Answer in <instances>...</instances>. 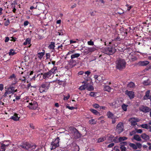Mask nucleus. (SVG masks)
Listing matches in <instances>:
<instances>
[{"label":"nucleus","instance_id":"f257e3e1","mask_svg":"<svg viewBox=\"0 0 151 151\" xmlns=\"http://www.w3.org/2000/svg\"><path fill=\"white\" fill-rule=\"evenodd\" d=\"M115 64L116 69L122 70L125 68L127 63L125 60L119 58L115 62Z\"/></svg>","mask_w":151,"mask_h":151},{"label":"nucleus","instance_id":"f03ea898","mask_svg":"<svg viewBox=\"0 0 151 151\" xmlns=\"http://www.w3.org/2000/svg\"><path fill=\"white\" fill-rule=\"evenodd\" d=\"M116 49L113 47H106L104 48L102 52L105 54L108 55H112L116 52Z\"/></svg>","mask_w":151,"mask_h":151},{"label":"nucleus","instance_id":"7ed1b4c3","mask_svg":"<svg viewBox=\"0 0 151 151\" xmlns=\"http://www.w3.org/2000/svg\"><path fill=\"white\" fill-rule=\"evenodd\" d=\"M51 82H45L42 84L40 87L39 91L40 93L46 92L50 87V83Z\"/></svg>","mask_w":151,"mask_h":151},{"label":"nucleus","instance_id":"20e7f679","mask_svg":"<svg viewBox=\"0 0 151 151\" xmlns=\"http://www.w3.org/2000/svg\"><path fill=\"white\" fill-rule=\"evenodd\" d=\"M60 139L58 137H57L54 140H53L51 142V145L52 147L51 149V150L55 149L56 147L59 146V142H60Z\"/></svg>","mask_w":151,"mask_h":151},{"label":"nucleus","instance_id":"39448f33","mask_svg":"<svg viewBox=\"0 0 151 151\" xmlns=\"http://www.w3.org/2000/svg\"><path fill=\"white\" fill-rule=\"evenodd\" d=\"M15 88L12 86H10L9 88L5 87V94H13L17 91V89H15Z\"/></svg>","mask_w":151,"mask_h":151},{"label":"nucleus","instance_id":"423d86ee","mask_svg":"<svg viewBox=\"0 0 151 151\" xmlns=\"http://www.w3.org/2000/svg\"><path fill=\"white\" fill-rule=\"evenodd\" d=\"M124 124L122 122H120L117 125L116 131L118 134H120L124 130Z\"/></svg>","mask_w":151,"mask_h":151},{"label":"nucleus","instance_id":"0eeeda50","mask_svg":"<svg viewBox=\"0 0 151 151\" xmlns=\"http://www.w3.org/2000/svg\"><path fill=\"white\" fill-rule=\"evenodd\" d=\"M20 146L22 148L26 150H28L31 148L32 149H34L35 148V146H32L31 145L29 144V143L27 142H25L23 143L22 145H20Z\"/></svg>","mask_w":151,"mask_h":151},{"label":"nucleus","instance_id":"6e6552de","mask_svg":"<svg viewBox=\"0 0 151 151\" xmlns=\"http://www.w3.org/2000/svg\"><path fill=\"white\" fill-rule=\"evenodd\" d=\"M72 130L74 132V135L75 138L77 139L81 137V135L80 133L75 128L73 127Z\"/></svg>","mask_w":151,"mask_h":151},{"label":"nucleus","instance_id":"1a4fd4ad","mask_svg":"<svg viewBox=\"0 0 151 151\" xmlns=\"http://www.w3.org/2000/svg\"><path fill=\"white\" fill-rule=\"evenodd\" d=\"M139 110L143 112L147 113L149 112L150 108L147 106L143 105L139 107Z\"/></svg>","mask_w":151,"mask_h":151},{"label":"nucleus","instance_id":"9d476101","mask_svg":"<svg viewBox=\"0 0 151 151\" xmlns=\"http://www.w3.org/2000/svg\"><path fill=\"white\" fill-rule=\"evenodd\" d=\"M130 121L132 125L134 126L137 124V122H139V119L132 118H130Z\"/></svg>","mask_w":151,"mask_h":151},{"label":"nucleus","instance_id":"9b49d317","mask_svg":"<svg viewBox=\"0 0 151 151\" xmlns=\"http://www.w3.org/2000/svg\"><path fill=\"white\" fill-rule=\"evenodd\" d=\"M149 62L147 61L139 62L137 64L140 66H146L149 64Z\"/></svg>","mask_w":151,"mask_h":151},{"label":"nucleus","instance_id":"f8f14e48","mask_svg":"<svg viewBox=\"0 0 151 151\" xmlns=\"http://www.w3.org/2000/svg\"><path fill=\"white\" fill-rule=\"evenodd\" d=\"M135 84L132 82H130L127 85V88L128 89H132L135 88Z\"/></svg>","mask_w":151,"mask_h":151},{"label":"nucleus","instance_id":"ddd939ff","mask_svg":"<svg viewBox=\"0 0 151 151\" xmlns=\"http://www.w3.org/2000/svg\"><path fill=\"white\" fill-rule=\"evenodd\" d=\"M20 118V116H18L17 114L15 113L11 117L10 119L13 120L14 121H17L19 120Z\"/></svg>","mask_w":151,"mask_h":151},{"label":"nucleus","instance_id":"4468645a","mask_svg":"<svg viewBox=\"0 0 151 151\" xmlns=\"http://www.w3.org/2000/svg\"><path fill=\"white\" fill-rule=\"evenodd\" d=\"M107 116L108 118L111 119H113L116 116L111 112L109 111L107 112Z\"/></svg>","mask_w":151,"mask_h":151},{"label":"nucleus","instance_id":"2eb2a0df","mask_svg":"<svg viewBox=\"0 0 151 151\" xmlns=\"http://www.w3.org/2000/svg\"><path fill=\"white\" fill-rule=\"evenodd\" d=\"M133 139H134L138 141H140L141 140V137L139 136V135L138 134H135L134 135L133 138L132 139V140H133Z\"/></svg>","mask_w":151,"mask_h":151},{"label":"nucleus","instance_id":"dca6fc26","mask_svg":"<svg viewBox=\"0 0 151 151\" xmlns=\"http://www.w3.org/2000/svg\"><path fill=\"white\" fill-rule=\"evenodd\" d=\"M77 63V61L74 60L73 59H71L70 60L69 64L71 65L72 67L75 66Z\"/></svg>","mask_w":151,"mask_h":151},{"label":"nucleus","instance_id":"f3484780","mask_svg":"<svg viewBox=\"0 0 151 151\" xmlns=\"http://www.w3.org/2000/svg\"><path fill=\"white\" fill-rule=\"evenodd\" d=\"M31 40L30 38H27L25 42H24V43H23V45H26L27 44L30 45L28 46V47H30L31 45L30 44Z\"/></svg>","mask_w":151,"mask_h":151},{"label":"nucleus","instance_id":"a211bd4d","mask_svg":"<svg viewBox=\"0 0 151 151\" xmlns=\"http://www.w3.org/2000/svg\"><path fill=\"white\" fill-rule=\"evenodd\" d=\"M148 123L147 124H142L141 125V127L143 128L146 129H149L151 132V126H149Z\"/></svg>","mask_w":151,"mask_h":151},{"label":"nucleus","instance_id":"6ab92c4d","mask_svg":"<svg viewBox=\"0 0 151 151\" xmlns=\"http://www.w3.org/2000/svg\"><path fill=\"white\" fill-rule=\"evenodd\" d=\"M141 137L143 139L145 140H147L149 138V136L145 133H144L141 135Z\"/></svg>","mask_w":151,"mask_h":151},{"label":"nucleus","instance_id":"aec40b11","mask_svg":"<svg viewBox=\"0 0 151 151\" xmlns=\"http://www.w3.org/2000/svg\"><path fill=\"white\" fill-rule=\"evenodd\" d=\"M8 145H5L3 144H1L0 147V151H5L6 148L8 146Z\"/></svg>","mask_w":151,"mask_h":151},{"label":"nucleus","instance_id":"412c9836","mask_svg":"<svg viewBox=\"0 0 151 151\" xmlns=\"http://www.w3.org/2000/svg\"><path fill=\"white\" fill-rule=\"evenodd\" d=\"M80 56V54L78 53H74L71 55V58L73 59L75 58H77Z\"/></svg>","mask_w":151,"mask_h":151},{"label":"nucleus","instance_id":"4be33fe9","mask_svg":"<svg viewBox=\"0 0 151 151\" xmlns=\"http://www.w3.org/2000/svg\"><path fill=\"white\" fill-rule=\"evenodd\" d=\"M72 145L73 147H74V151H79V146L76 143H73Z\"/></svg>","mask_w":151,"mask_h":151},{"label":"nucleus","instance_id":"5701e85b","mask_svg":"<svg viewBox=\"0 0 151 151\" xmlns=\"http://www.w3.org/2000/svg\"><path fill=\"white\" fill-rule=\"evenodd\" d=\"M45 54V51L43 50H42V52H38V58L41 59Z\"/></svg>","mask_w":151,"mask_h":151},{"label":"nucleus","instance_id":"b1692460","mask_svg":"<svg viewBox=\"0 0 151 151\" xmlns=\"http://www.w3.org/2000/svg\"><path fill=\"white\" fill-rule=\"evenodd\" d=\"M111 89V88L108 86H106L104 88V91L108 92H110V90Z\"/></svg>","mask_w":151,"mask_h":151},{"label":"nucleus","instance_id":"393cba45","mask_svg":"<svg viewBox=\"0 0 151 151\" xmlns=\"http://www.w3.org/2000/svg\"><path fill=\"white\" fill-rule=\"evenodd\" d=\"M55 47V43L54 42H51L48 46V48L50 49H54Z\"/></svg>","mask_w":151,"mask_h":151},{"label":"nucleus","instance_id":"a878e982","mask_svg":"<svg viewBox=\"0 0 151 151\" xmlns=\"http://www.w3.org/2000/svg\"><path fill=\"white\" fill-rule=\"evenodd\" d=\"M143 84L145 86L150 85V81L149 79H148L147 80L144 81L143 82Z\"/></svg>","mask_w":151,"mask_h":151},{"label":"nucleus","instance_id":"bb28decb","mask_svg":"<svg viewBox=\"0 0 151 151\" xmlns=\"http://www.w3.org/2000/svg\"><path fill=\"white\" fill-rule=\"evenodd\" d=\"M129 146L134 150H136L137 149V146L134 143H130L129 144Z\"/></svg>","mask_w":151,"mask_h":151},{"label":"nucleus","instance_id":"cd10ccee","mask_svg":"<svg viewBox=\"0 0 151 151\" xmlns=\"http://www.w3.org/2000/svg\"><path fill=\"white\" fill-rule=\"evenodd\" d=\"M90 110L94 114L96 115H100L99 113L96 110L92 109H90Z\"/></svg>","mask_w":151,"mask_h":151},{"label":"nucleus","instance_id":"c85d7f7f","mask_svg":"<svg viewBox=\"0 0 151 151\" xmlns=\"http://www.w3.org/2000/svg\"><path fill=\"white\" fill-rule=\"evenodd\" d=\"M16 54L15 51L12 49H11L10 50L9 52V55L12 56L13 55Z\"/></svg>","mask_w":151,"mask_h":151},{"label":"nucleus","instance_id":"c756f323","mask_svg":"<svg viewBox=\"0 0 151 151\" xmlns=\"http://www.w3.org/2000/svg\"><path fill=\"white\" fill-rule=\"evenodd\" d=\"M113 141L115 143H117L119 142V138H118V136H116L113 139Z\"/></svg>","mask_w":151,"mask_h":151},{"label":"nucleus","instance_id":"7c9ffc66","mask_svg":"<svg viewBox=\"0 0 151 151\" xmlns=\"http://www.w3.org/2000/svg\"><path fill=\"white\" fill-rule=\"evenodd\" d=\"M86 83H86L85 84V85H83L82 86H80L79 88V89L81 90H85L86 88V85H87V84Z\"/></svg>","mask_w":151,"mask_h":151},{"label":"nucleus","instance_id":"2f4dec72","mask_svg":"<svg viewBox=\"0 0 151 151\" xmlns=\"http://www.w3.org/2000/svg\"><path fill=\"white\" fill-rule=\"evenodd\" d=\"M57 69V67H54L53 68H52L49 71L52 74L54 73L55 72V70H56Z\"/></svg>","mask_w":151,"mask_h":151},{"label":"nucleus","instance_id":"473e14b6","mask_svg":"<svg viewBox=\"0 0 151 151\" xmlns=\"http://www.w3.org/2000/svg\"><path fill=\"white\" fill-rule=\"evenodd\" d=\"M10 78L12 79V80H14L16 81V77L15 76V75H14V74H13L12 76H10ZM16 83H17V81H15V83H14L12 85L15 84Z\"/></svg>","mask_w":151,"mask_h":151},{"label":"nucleus","instance_id":"72a5a7b5","mask_svg":"<svg viewBox=\"0 0 151 151\" xmlns=\"http://www.w3.org/2000/svg\"><path fill=\"white\" fill-rule=\"evenodd\" d=\"M127 138L125 137H119V142H122L123 141L127 140Z\"/></svg>","mask_w":151,"mask_h":151},{"label":"nucleus","instance_id":"f704fd0d","mask_svg":"<svg viewBox=\"0 0 151 151\" xmlns=\"http://www.w3.org/2000/svg\"><path fill=\"white\" fill-rule=\"evenodd\" d=\"M86 89L88 91H91L94 89V88L92 86H86Z\"/></svg>","mask_w":151,"mask_h":151},{"label":"nucleus","instance_id":"c9c22d12","mask_svg":"<svg viewBox=\"0 0 151 151\" xmlns=\"http://www.w3.org/2000/svg\"><path fill=\"white\" fill-rule=\"evenodd\" d=\"M128 106V105H127L124 104H123L122 106V109L124 111H126L127 110V107Z\"/></svg>","mask_w":151,"mask_h":151},{"label":"nucleus","instance_id":"e433bc0d","mask_svg":"<svg viewBox=\"0 0 151 151\" xmlns=\"http://www.w3.org/2000/svg\"><path fill=\"white\" fill-rule=\"evenodd\" d=\"M134 92L132 91H129L127 90L125 91V94H134Z\"/></svg>","mask_w":151,"mask_h":151},{"label":"nucleus","instance_id":"4c0bfd02","mask_svg":"<svg viewBox=\"0 0 151 151\" xmlns=\"http://www.w3.org/2000/svg\"><path fill=\"white\" fill-rule=\"evenodd\" d=\"M89 123L90 124H95L96 123V121L94 119H91L89 121Z\"/></svg>","mask_w":151,"mask_h":151},{"label":"nucleus","instance_id":"58836bf2","mask_svg":"<svg viewBox=\"0 0 151 151\" xmlns=\"http://www.w3.org/2000/svg\"><path fill=\"white\" fill-rule=\"evenodd\" d=\"M119 145L120 147H123L127 145V142H120Z\"/></svg>","mask_w":151,"mask_h":151},{"label":"nucleus","instance_id":"ea45409f","mask_svg":"<svg viewBox=\"0 0 151 151\" xmlns=\"http://www.w3.org/2000/svg\"><path fill=\"white\" fill-rule=\"evenodd\" d=\"M106 139V138L104 137L100 138L98 139L97 140L98 142H103Z\"/></svg>","mask_w":151,"mask_h":151},{"label":"nucleus","instance_id":"a19ab883","mask_svg":"<svg viewBox=\"0 0 151 151\" xmlns=\"http://www.w3.org/2000/svg\"><path fill=\"white\" fill-rule=\"evenodd\" d=\"M101 77L100 76H98L97 75H95L94 76V78L96 80L98 81L99 82L101 81V80L99 79V77Z\"/></svg>","mask_w":151,"mask_h":151},{"label":"nucleus","instance_id":"79ce46f5","mask_svg":"<svg viewBox=\"0 0 151 151\" xmlns=\"http://www.w3.org/2000/svg\"><path fill=\"white\" fill-rule=\"evenodd\" d=\"M89 50V48H87L84 50V52L85 53L87 54L90 53V52Z\"/></svg>","mask_w":151,"mask_h":151},{"label":"nucleus","instance_id":"37998d69","mask_svg":"<svg viewBox=\"0 0 151 151\" xmlns=\"http://www.w3.org/2000/svg\"><path fill=\"white\" fill-rule=\"evenodd\" d=\"M90 53L94 52L96 50V49L94 47L89 48Z\"/></svg>","mask_w":151,"mask_h":151},{"label":"nucleus","instance_id":"c03bdc74","mask_svg":"<svg viewBox=\"0 0 151 151\" xmlns=\"http://www.w3.org/2000/svg\"><path fill=\"white\" fill-rule=\"evenodd\" d=\"M26 76H23L22 78L21 77L19 79L22 81V82L25 83L26 81Z\"/></svg>","mask_w":151,"mask_h":151},{"label":"nucleus","instance_id":"a18cd8bd","mask_svg":"<svg viewBox=\"0 0 151 151\" xmlns=\"http://www.w3.org/2000/svg\"><path fill=\"white\" fill-rule=\"evenodd\" d=\"M117 118V117L116 116L115 117H114V118H113V119H112L111 122H112V124H114L116 122V119Z\"/></svg>","mask_w":151,"mask_h":151},{"label":"nucleus","instance_id":"49530a36","mask_svg":"<svg viewBox=\"0 0 151 151\" xmlns=\"http://www.w3.org/2000/svg\"><path fill=\"white\" fill-rule=\"evenodd\" d=\"M41 76H42V77L44 79H47L48 78L45 73H41Z\"/></svg>","mask_w":151,"mask_h":151},{"label":"nucleus","instance_id":"de8ad7c7","mask_svg":"<svg viewBox=\"0 0 151 151\" xmlns=\"http://www.w3.org/2000/svg\"><path fill=\"white\" fill-rule=\"evenodd\" d=\"M136 145L137 146V148H141L142 147V144L139 143H136Z\"/></svg>","mask_w":151,"mask_h":151},{"label":"nucleus","instance_id":"09e8293b","mask_svg":"<svg viewBox=\"0 0 151 151\" xmlns=\"http://www.w3.org/2000/svg\"><path fill=\"white\" fill-rule=\"evenodd\" d=\"M87 43L88 45H90L93 46L94 45L93 42L91 40H90V41H88Z\"/></svg>","mask_w":151,"mask_h":151},{"label":"nucleus","instance_id":"8fccbe9b","mask_svg":"<svg viewBox=\"0 0 151 151\" xmlns=\"http://www.w3.org/2000/svg\"><path fill=\"white\" fill-rule=\"evenodd\" d=\"M151 97V96H150V95H145L144 97V99H150Z\"/></svg>","mask_w":151,"mask_h":151},{"label":"nucleus","instance_id":"3c124183","mask_svg":"<svg viewBox=\"0 0 151 151\" xmlns=\"http://www.w3.org/2000/svg\"><path fill=\"white\" fill-rule=\"evenodd\" d=\"M135 130L136 131V132L138 133H141L142 132V131L141 129H136Z\"/></svg>","mask_w":151,"mask_h":151},{"label":"nucleus","instance_id":"603ef678","mask_svg":"<svg viewBox=\"0 0 151 151\" xmlns=\"http://www.w3.org/2000/svg\"><path fill=\"white\" fill-rule=\"evenodd\" d=\"M120 149L121 150V151H126V148L125 146L123 147H120Z\"/></svg>","mask_w":151,"mask_h":151},{"label":"nucleus","instance_id":"864d4df0","mask_svg":"<svg viewBox=\"0 0 151 151\" xmlns=\"http://www.w3.org/2000/svg\"><path fill=\"white\" fill-rule=\"evenodd\" d=\"M75 50H72L70 51H69L67 54V55H70V54H74L75 52Z\"/></svg>","mask_w":151,"mask_h":151},{"label":"nucleus","instance_id":"5fc2aeb1","mask_svg":"<svg viewBox=\"0 0 151 151\" xmlns=\"http://www.w3.org/2000/svg\"><path fill=\"white\" fill-rule=\"evenodd\" d=\"M66 108H68L70 110H71L74 109L76 108L74 107H73V106L70 107L69 106H67Z\"/></svg>","mask_w":151,"mask_h":151},{"label":"nucleus","instance_id":"6e6d98bb","mask_svg":"<svg viewBox=\"0 0 151 151\" xmlns=\"http://www.w3.org/2000/svg\"><path fill=\"white\" fill-rule=\"evenodd\" d=\"M56 35L59 36L62 35H63V33L61 31H60L59 32H57Z\"/></svg>","mask_w":151,"mask_h":151},{"label":"nucleus","instance_id":"4d7b16f0","mask_svg":"<svg viewBox=\"0 0 151 151\" xmlns=\"http://www.w3.org/2000/svg\"><path fill=\"white\" fill-rule=\"evenodd\" d=\"M136 132L134 131H132L131 132L129 133V135L130 136H132L134 135L135 134H136Z\"/></svg>","mask_w":151,"mask_h":151},{"label":"nucleus","instance_id":"13d9d810","mask_svg":"<svg viewBox=\"0 0 151 151\" xmlns=\"http://www.w3.org/2000/svg\"><path fill=\"white\" fill-rule=\"evenodd\" d=\"M114 145V143H112L108 145L107 147L108 148H111Z\"/></svg>","mask_w":151,"mask_h":151},{"label":"nucleus","instance_id":"bf43d9fd","mask_svg":"<svg viewBox=\"0 0 151 151\" xmlns=\"http://www.w3.org/2000/svg\"><path fill=\"white\" fill-rule=\"evenodd\" d=\"M93 107L95 108H97L99 107V105L97 104H95L93 105Z\"/></svg>","mask_w":151,"mask_h":151},{"label":"nucleus","instance_id":"052dcab7","mask_svg":"<svg viewBox=\"0 0 151 151\" xmlns=\"http://www.w3.org/2000/svg\"><path fill=\"white\" fill-rule=\"evenodd\" d=\"M64 98L63 99L64 100H67L70 97V95H68V96L65 97V96L64 95Z\"/></svg>","mask_w":151,"mask_h":151},{"label":"nucleus","instance_id":"680f3d73","mask_svg":"<svg viewBox=\"0 0 151 151\" xmlns=\"http://www.w3.org/2000/svg\"><path fill=\"white\" fill-rule=\"evenodd\" d=\"M91 73L89 71H86L85 72V74H86L87 75V76H88L90 74H91Z\"/></svg>","mask_w":151,"mask_h":151},{"label":"nucleus","instance_id":"e2e57ef3","mask_svg":"<svg viewBox=\"0 0 151 151\" xmlns=\"http://www.w3.org/2000/svg\"><path fill=\"white\" fill-rule=\"evenodd\" d=\"M9 24V20H8L6 21L4 23V25L6 26H8Z\"/></svg>","mask_w":151,"mask_h":151},{"label":"nucleus","instance_id":"0e129e2a","mask_svg":"<svg viewBox=\"0 0 151 151\" xmlns=\"http://www.w3.org/2000/svg\"><path fill=\"white\" fill-rule=\"evenodd\" d=\"M4 88V85L2 84H0V91H2Z\"/></svg>","mask_w":151,"mask_h":151},{"label":"nucleus","instance_id":"69168bd1","mask_svg":"<svg viewBox=\"0 0 151 151\" xmlns=\"http://www.w3.org/2000/svg\"><path fill=\"white\" fill-rule=\"evenodd\" d=\"M46 74V75H47V77H50L52 75L50 72L49 71L48 72L45 73Z\"/></svg>","mask_w":151,"mask_h":151},{"label":"nucleus","instance_id":"338daca9","mask_svg":"<svg viewBox=\"0 0 151 151\" xmlns=\"http://www.w3.org/2000/svg\"><path fill=\"white\" fill-rule=\"evenodd\" d=\"M29 23V22L27 21H26L24 22V25L25 26H26Z\"/></svg>","mask_w":151,"mask_h":151},{"label":"nucleus","instance_id":"774afa93","mask_svg":"<svg viewBox=\"0 0 151 151\" xmlns=\"http://www.w3.org/2000/svg\"><path fill=\"white\" fill-rule=\"evenodd\" d=\"M29 126L32 129H35V126L33 125V124L32 123L29 124Z\"/></svg>","mask_w":151,"mask_h":151}]
</instances>
